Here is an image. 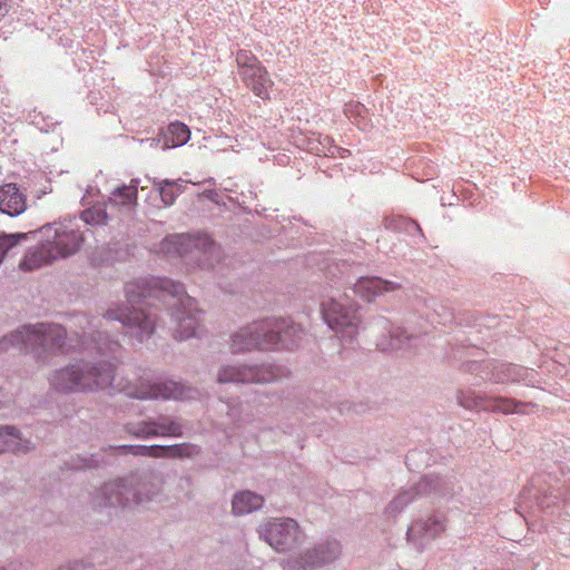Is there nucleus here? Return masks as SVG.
Masks as SVG:
<instances>
[{
	"label": "nucleus",
	"instance_id": "obj_1",
	"mask_svg": "<svg viewBox=\"0 0 570 570\" xmlns=\"http://www.w3.org/2000/svg\"><path fill=\"white\" fill-rule=\"evenodd\" d=\"M138 311L132 315H127L124 308H109L102 317H89L86 314L73 316V324L79 327L75 332L78 336L76 344L67 342L66 330L58 324L37 323L26 325L27 350L33 357L46 364L55 354H65L70 350L81 352H92L105 355L115 352L119 347L118 338L110 335L111 322H118L117 330H121L126 335L142 341L153 332V322L148 316L140 324Z\"/></svg>",
	"mask_w": 570,
	"mask_h": 570
},
{
	"label": "nucleus",
	"instance_id": "obj_2",
	"mask_svg": "<svg viewBox=\"0 0 570 570\" xmlns=\"http://www.w3.org/2000/svg\"><path fill=\"white\" fill-rule=\"evenodd\" d=\"M125 292L130 307L118 306L117 308H124L127 315H132L134 312L139 311L142 314L140 316V324H144V318L148 316L153 322V331H155L157 313L148 299L155 298L166 302L169 298L173 301V303L168 304L171 307L170 316L174 322V337L178 341H186L202 335V311L198 309L196 301L186 294L181 283L165 277H141L126 284ZM153 333L141 342L149 338ZM137 341L140 342L139 340Z\"/></svg>",
	"mask_w": 570,
	"mask_h": 570
},
{
	"label": "nucleus",
	"instance_id": "obj_3",
	"mask_svg": "<svg viewBox=\"0 0 570 570\" xmlns=\"http://www.w3.org/2000/svg\"><path fill=\"white\" fill-rule=\"evenodd\" d=\"M163 492L161 479L153 472L131 474L102 483L91 495L95 508H149L159 502Z\"/></svg>",
	"mask_w": 570,
	"mask_h": 570
},
{
	"label": "nucleus",
	"instance_id": "obj_4",
	"mask_svg": "<svg viewBox=\"0 0 570 570\" xmlns=\"http://www.w3.org/2000/svg\"><path fill=\"white\" fill-rule=\"evenodd\" d=\"M116 366L108 360H78L56 370L50 386L61 393L97 392L111 385Z\"/></svg>",
	"mask_w": 570,
	"mask_h": 570
},
{
	"label": "nucleus",
	"instance_id": "obj_5",
	"mask_svg": "<svg viewBox=\"0 0 570 570\" xmlns=\"http://www.w3.org/2000/svg\"><path fill=\"white\" fill-rule=\"evenodd\" d=\"M321 269L333 283L332 287L348 285V291L368 302L379 295L394 292L401 287V284L396 282L361 275V265H354L345 258L325 257Z\"/></svg>",
	"mask_w": 570,
	"mask_h": 570
},
{
	"label": "nucleus",
	"instance_id": "obj_6",
	"mask_svg": "<svg viewBox=\"0 0 570 570\" xmlns=\"http://www.w3.org/2000/svg\"><path fill=\"white\" fill-rule=\"evenodd\" d=\"M41 232L47 239L29 253L22 264L27 269L50 264L60 257L77 253L85 239L83 233L76 226L75 219L69 220L68 224L56 223L45 226Z\"/></svg>",
	"mask_w": 570,
	"mask_h": 570
},
{
	"label": "nucleus",
	"instance_id": "obj_7",
	"mask_svg": "<svg viewBox=\"0 0 570 570\" xmlns=\"http://www.w3.org/2000/svg\"><path fill=\"white\" fill-rule=\"evenodd\" d=\"M463 487L458 484L453 475L439 476L426 474L411 489L401 491L386 507V514L395 517L419 497L432 500H444L466 505L470 498L463 495Z\"/></svg>",
	"mask_w": 570,
	"mask_h": 570
},
{
	"label": "nucleus",
	"instance_id": "obj_8",
	"mask_svg": "<svg viewBox=\"0 0 570 570\" xmlns=\"http://www.w3.org/2000/svg\"><path fill=\"white\" fill-rule=\"evenodd\" d=\"M321 313L328 327L341 336L352 341L357 334L360 315L356 302L346 293L335 287L331 296L321 304Z\"/></svg>",
	"mask_w": 570,
	"mask_h": 570
},
{
	"label": "nucleus",
	"instance_id": "obj_9",
	"mask_svg": "<svg viewBox=\"0 0 570 570\" xmlns=\"http://www.w3.org/2000/svg\"><path fill=\"white\" fill-rule=\"evenodd\" d=\"M164 249L175 252L188 263L200 268H214L220 261V248L208 235H171L163 245Z\"/></svg>",
	"mask_w": 570,
	"mask_h": 570
},
{
	"label": "nucleus",
	"instance_id": "obj_10",
	"mask_svg": "<svg viewBox=\"0 0 570 570\" xmlns=\"http://www.w3.org/2000/svg\"><path fill=\"white\" fill-rule=\"evenodd\" d=\"M287 376V370L281 365L263 364H227L217 373V382L224 383H273Z\"/></svg>",
	"mask_w": 570,
	"mask_h": 570
},
{
	"label": "nucleus",
	"instance_id": "obj_11",
	"mask_svg": "<svg viewBox=\"0 0 570 570\" xmlns=\"http://www.w3.org/2000/svg\"><path fill=\"white\" fill-rule=\"evenodd\" d=\"M257 531L259 538L277 552L291 551L305 539L297 521L285 517L266 519Z\"/></svg>",
	"mask_w": 570,
	"mask_h": 570
},
{
	"label": "nucleus",
	"instance_id": "obj_12",
	"mask_svg": "<svg viewBox=\"0 0 570 570\" xmlns=\"http://www.w3.org/2000/svg\"><path fill=\"white\" fill-rule=\"evenodd\" d=\"M139 179H131L129 185H121L116 187L104 206L95 205L81 212L80 219L86 225H105L108 222L109 214L107 206L110 208L122 207L125 210H130L137 203V187Z\"/></svg>",
	"mask_w": 570,
	"mask_h": 570
},
{
	"label": "nucleus",
	"instance_id": "obj_13",
	"mask_svg": "<svg viewBox=\"0 0 570 570\" xmlns=\"http://www.w3.org/2000/svg\"><path fill=\"white\" fill-rule=\"evenodd\" d=\"M238 75L247 88L257 97L267 99L272 80L261 61L249 51L239 50L236 55Z\"/></svg>",
	"mask_w": 570,
	"mask_h": 570
},
{
	"label": "nucleus",
	"instance_id": "obj_14",
	"mask_svg": "<svg viewBox=\"0 0 570 570\" xmlns=\"http://www.w3.org/2000/svg\"><path fill=\"white\" fill-rule=\"evenodd\" d=\"M276 328L273 323H265V320L242 327L232 335V352L239 353L254 348L267 350L266 346L275 342V336L271 334V331H276Z\"/></svg>",
	"mask_w": 570,
	"mask_h": 570
},
{
	"label": "nucleus",
	"instance_id": "obj_15",
	"mask_svg": "<svg viewBox=\"0 0 570 570\" xmlns=\"http://www.w3.org/2000/svg\"><path fill=\"white\" fill-rule=\"evenodd\" d=\"M445 529V517L443 514H434L414 521L407 529L406 538L416 550L423 551L433 540L438 539Z\"/></svg>",
	"mask_w": 570,
	"mask_h": 570
},
{
	"label": "nucleus",
	"instance_id": "obj_16",
	"mask_svg": "<svg viewBox=\"0 0 570 570\" xmlns=\"http://www.w3.org/2000/svg\"><path fill=\"white\" fill-rule=\"evenodd\" d=\"M341 553L342 547L340 541L326 539L301 553L295 562L298 569L314 570L333 563L340 558Z\"/></svg>",
	"mask_w": 570,
	"mask_h": 570
},
{
	"label": "nucleus",
	"instance_id": "obj_17",
	"mask_svg": "<svg viewBox=\"0 0 570 570\" xmlns=\"http://www.w3.org/2000/svg\"><path fill=\"white\" fill-rule=\"evenodd\" d=\"M126 395L138 400H168L186 397L185 387L175 381L140 382L122 390Z\"/></svg>",
	"mask_w": 570,
	"mask_h": 570
},
{
	"label": "nucleus",
	"instance_id": "obj_18",
	"mask_svg": "<svg viewBox=\"0 0 570 570\" xmlns=\"http://www.w3.org/2000/svg\"><path fill=\"white\" fill-rule=\"evenodd\" d=\"M265 323H273V325L277 327L276 331H271V334L275 336L274 341L276 342L266 346L267 350L279 347L292 348L299 343L304 334L302 326L291 320L273 318L265 320Z\"/></svg>",
	"mask_w": 570,
	"mask_h": 570
},
{
	"label": "nucleus",
	"instance_id": "obj_19",
	"mask_svg": "<svg viewBox=\"0 0 570 570\" xmlns=\"http://www.w3.org/2000/svg\"><path fill=\"white\" fill-rule=\"evenodd\" d=\"M33 448L32 442L23 438L17 428L10 425L0 426V454L6 452L26 454Z\"/></svg>",
	"mask_w": 570,
	"mask_h": 570
},
{
	"label": "nucleus",
	"instance_id": "obj_20",
	"mask_svg": "<svg viewBox=\"0 0 570 570\" xmlns=\"http://www.w3.org/2000/svg\"><path fill=\"white\" fill-rule=\"evenodd\" d=\"M27 208L26 197L16 184H4L0 187V212L16 217Z\"/></svg>",
	"mask_w": 570,
	"mask_h": 570
},
{
	"label": "nucleus",
	"instance_id": "obj_21",
	"mask_svg": "<svg viewBox=\"0 0 570 570\" xmlns=\"http://www.w3.org/2000/svg\"><path fill=\"white\" fill-rule=\"evenodd\" d=\"M533 372L514 364L499 363L491 367L489 380L493 383L531 382Z\"/></svg>",
	"mask_w": 570,
	"mask_h": 570
},
{
	"label": "nucleus",
	"instance_id": "obj_22",
	"mask_svg": "<svg viewBox=\"0 0 570 570\" xmlns=\"http://www.w3.org/2000/svg\"><path fill=\"white\" fill-rule=\"evenodd\" d=\"M420 336L407 333V331L400 326H392L389 330V336L382 337L377 346L382 351H397L404 348H413L417 346Z\"/></svg>",
	"mask_w": 570,
	"mask_h": 570
},
{
	"label": "nucleus",
	"instance_id": "obj_23",
	"mask_svg": "<svg viewBox=\"0 0 570 570\" xmlns=\"http://www.w3.org/2000/svg\"><path fill=\"white\" fill-rule=\"evenodd\" d=\"M190 138L189 128L183 122H171L163 138L146 139L149 146L158 145L163 140V149L175 148L185 145Z\"/></svg>",
	"mask_w": 570,
	"mask_h": 570
},
{
	"label": "nucleus",
	"instance_id": "obj_24",
	"mask_svg": "<svg viewBox=\"0 0 570 570\" xmlns=\"http://www.w3.org/2000/svg\"><path fill=\"white\" fill-rule=\"evenodd\" d=\"M264 498L252 491H242L234 495L232 509L235 514L243 515L261 509Z\"/></svg>",
	"mask_w": 570,
	"mask_h": 570
},
{
	"label": "nucleus",
	"instance_id": "obj_25",
	"mask_svg": "<svg viewBox=\"0 0 570 570\" xmlns=\"http://www.w3.org/2000/svg\"><path fill=\"white\" fill-rule=\"evenodd\" d=\"M156 190L159 193L161 202L166 206H170L175 203L176 198L183 193L186 181L183 179L178 180H154L153 181Z\"/></svg>",
	"mask_w": 570,
	"mask_h": 570
},
{
	"label": "nucleus",
	"instance_id": "obj_26",
	"mask_svg": "<svg viewBox=\"0 0 570 570\" xmlns=\"http://www.w3.org/2000/svg\"><path fill=\"white\" fill-rule=\"evenodd\" d=\"M155 421L158 436L180 438L184 435V423L181 420L169 415H159Z\"/></svg>",
	"mask_w": 570,
	"mask_h": 570
},
{
	"label": "nucleus",
	"instance_id": "obj_27",
	"mask_svg": "<svg viewBox=\"0 0 570 570\" xmlns=\"http://www.w3.org/2000/svg\"><path fill=\"white\" fill-rule=\"evenodd\" d=\"M102 452L130 453L136 456L161 458V445H117L102 449Z\"/></svg>",
	"mask_w": 570,
	"mask_h": 570
},
{
	"label": "nucleus",
	"instance_id": "obj_28",
	"mask_svg": "<svg viewBox=\"0 0 570 570\" xmlns=\"http://www.w3.org/2000/svg\"><path fill=\"white\" fill-rule=\"evenodd\" d=\"M27 336L28 332H26V325L2 336V338H0V353L8 352L10 350H18L20 352L28 353Z\"/></svg>",
	"mask_w": 570,
	"mask_h": 570
},
{
	"label": "nucleus",
	"instance_id": "obj_29",
	"mask_svg": "<svg viewBox=\"0 0 570 570\" xmlns=\"http://www.w3.org/2000/svg\"><path fill=\"white\" fill-rule=\"evenodd\" d=\"M200 453V448L193 443L161 445V458L190 459Z\"/></svg>",
	"mask_w": 570,
	"mask_h": 570
},
{
	"label": "nucleus",
	"instance_id": "obj_30",
	"mask_svg": "<svg viewBox=\"0 0 570 570\" xmlns=\"http://www.w3.org/2000/svg\"><path fill=\"white\" fill-rule=\"evenodd\" d=\"M125 431L137 439H151L158 438L155 419L141 420L139 422H131L125 425Z\"/></svg>",
	"mask_w": 570,
	"mask_h": 570
},
{
	"label": "nucleus",
	"instance_id": "obj_31",
	"mask_svg": "<svg viewBox=\"0 0 570 570\" xmlns=\"http://www.w3.org/2000/svg\"><path fill=\"white\" fill-rule=\"evenodd\" d=\"M108 461L105 459V456L100 453H95L89 456H77L72 458L69 462L66 464L70 470H81V469H95L99 468L104 464H107Z\"/></svg>",
	"mask_w": 570,
	"mask_h": 570
},
{
	"label": "nucleus",
	"instance_id": "obj_32",
	"mask_svg": "<svg viewBox=\"0 0 570 570\" xmlns=\"http://www.w3.org/2000/svg\"><path fill=\"white\" fill-rule=\"evenodd\" d=\"M529 406H531L530 403H523L514 399L497 397L492 409L503 413H527L525 409Z\"/></svg>",
	"mask_w": 570,
	"mask_h": 570
},
{
	"label": "nucleus",
	"instance_id": "obj_33",
	"mask_svg": "<svg viewBox=\"0 0 570 570\" xmlns=\"http://www.w3.org/2000/svg\"><path fill=\"white\" fill-rule=\"evenodd\" d=\"M28 237L26 233H14V234H0V265L2 264L4 257L23 239Z\"/></svg>",
	"mask_w": 570,
	"mask_h": 570
},
{
	"label": "nucleus",
	"instance_id": "obj_34",
	"mask_svg": "<svg viewBox=\"0 0 570 570\" xmlns=\"http://www.w3.org/2000/svg\"><path fill=\"white\" fill-rule=\"evenodd\" d=\"M534 495L538 500V504L546 510L554 505L557 501L563 497V493L560 489L556 490L554 488L549 487L547 489H538Z\"/></svg>",
	"mask_w": 570,
	"mask_h": 570
},
{
	"label": "nucleus",
	"instance_id": "obj_35",
	"mask_svg": "<svg viewBox=\"0 0 570 570\" xmlns=\"http://www.w3.org/2000/svg\"><path fill=\"white\" fill-rule=\"evenodd\" d=\"M318 144L320 147L315 148V153L318 155L322 154L326 157H334L336 154H340L342 157H344L345 153H348V150L334 145L333 139L328 136L321 137Z\"/></svg>",
	"mask_w": 570,
	"mask_h": 570
},
{
	"label": "nucleus",
	"instance_id": "obj_36",
	"mask_svg": "<svg viewBox=\"0 0 570 570\" xmlns=\"http://www.w3.org/2000/svg\"><path fill=\"white\" fill-rule=\"evenodd\" d=\"M397 222H399V226H400V227H401V226H404V227H405V229H406L409 233H411V230H412V229L417 230V232H421V228H420L419 224H417L416 222H414V220H406L405 218L400 217V218L397 219Z\"/></svg>",
	"mask_w": 570,
	"mask_h": 570
},
{
	"label": "nucleus",
	"instance_id": "obj_37",
	"mask_svg": "<svg viewBox=\"0 0 570 570\" xmlns=\"http://www.w3.org/2000/svg\"><path fill=\"white\" fill-rule=\"evenodd\" d=\"M365 111V107L361 104H356V105H353V106H348L346 109H345V114L347 117H352L354 114L356 116H362V112Z\"/></svg>",
	"mask_w": 570,
	"mask_h": 570
},
{
	"label": "nucleus",
	"instance_id": "obj_38",
	"mask_svg": "<svg viewBox=\"0 0 570 570\" xmlns=\"http://www.w3.org/2000/svg\"><path fill=\"white\" fill-rule=\"evenodd\" d=\"M10 9L9 0H0V19L3 18Z\"/></svg>",
	"mask_w": 570,
	"mask_h": 570
},
{
	"label": "nucleus",
	"instance_id": "obj_39",
	"mask_svg": "<svg viewBox=\"0 0 570 570\" xmlns=\"http://www.w3.org/2000/svg\"><path fill=\"white\" fill-rule=\"evenodd\" d=\"M205 196H206L208 199H210V200H213V202L218 203V200H217L218 194H217L216 191H214V190L205 191Z\"/></svg>",
	"mask_w": 570,
	"mask_h": 570
},
{
	"label": "nucleus",
	"instance_id": "obj_40",
	"mask_svg": "<svg viewBox=\"0 0 570 570\" xmlns=\"http://www.w3.org/2000/svg\"><path fill=\"white\" fill-rule=\"evenodd\" d=\"M414 454H415V452L410 453V454L407 455V460H410L411 458H413V456H414Z\"/></svg>",
	"mask_w": 570,
	"mask_h": 570
},
{
	"label": "nucleus",
	"instance_id": "obj_41",
	"mask_svg": "<svg viewBox=\"0 0 570 570\" xmlns=\"http://www.w3.org/2000/svg\"><path fill=\"white\" fill-rule=\"evenodd\" d=\"M535 483H539V481H534V480H533V481H532V487H537V484H535Z\"/></svg>",
	"mask_w": 570,
	"mask_h": 570
},
{
	"label": "nucleus",
	"instance_id": "obj_42",
	"mask_svg": "<svg viewBox=\"0 0 570 570\" xmlns=\"http://www.w3.org/2000/svg\"><path fill=\"white\" fill-rule=\"evenodd\" d=\"M0 570H6L4 568H0Z\"/></svg>",
	"mask_w": 570,
	"mask_h": 570
}]
</instances>
